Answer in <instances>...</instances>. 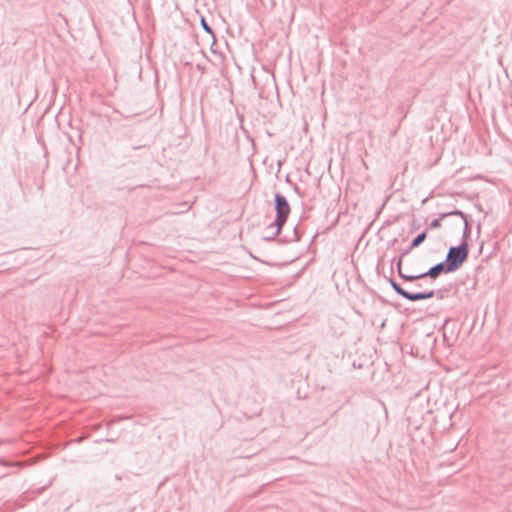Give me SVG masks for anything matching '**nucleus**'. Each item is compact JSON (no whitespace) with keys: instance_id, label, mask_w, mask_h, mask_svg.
Here are the masks:
<instances>
[{"instance_id":"f257e3e1","label":"nucleus","mask_w":512,"mask_h":512,"mask_svg":"<svg viewBox=\"0 0 512 512\" xmlns=\"http://www.w3.org/2000/svg\"><path fill=\"white\" fill-rule=\"evenodd\" d=\"M274 209L276 211V217L273 223L268 225L267 229L275 228L271 237H263L266 242L279 241L286 242L283 239H277V236L281 233L283 226L285 225L289 214L291 212L290 204L286 197L281 193H276L274 196Z\"/></svg>"},{"instance_id":"f03ea898","label":"nucleus","mask_w":512,"mask_h":512,"mask_svg":"<svg viewBox=\"0 0 512 512\" xmlns=\"http://www.w3.org/2000/svg\"><path fill=\"white\" fill-rule=\"evenodd\" d=\"M469 256V245L466 240L457 246H451L446 255V263L453 272L457 271L467 261Z\"/></svg>"},{"instance_id":"7ed1b4c3","label":"nucleus","mask_w":512,"mask_h":512,"mask_svg":"<svg viewBox=\"0 0 512 512\" xmlns=\"http://www.w3.org/2000/svg\"><path fill=\"white\" fill-rule=\"evenodd\" d=\"M389 284L393 288V290L404 299L416 302L420 300H426L433 298L436 295L434 290L423 291V292H410L405 290L399 283H397L393 278H389Z\"/></svg>"},{"instance_id":"20e7f679","label":"nucleus","mask_w":512,"mask_h":512,"mask_svg":"<svg viewBox=\"0 0 512 512\" xmlns=\"http://www.w3.org/2000/svg\"><path fill=\"white\" fill-rule=\"evenodd\" d=\"M449 274L453 273L449 265L446 263V261H442L440 263H437L436 265L430 267L428 271L423 272V275L426 278H430L432 280H436L441 274Z\"/></svg>"},{"instance_id":"39448f33","label":"nucleus","mask_w":512,"mask_h":512,"mask_svg":"<svg viewBox=\"0 0 512 512\" xmlns=\"http://www.w3.org/2000/svg\"><path fill=\"white\" fill-rule=\"evenodd\" d=\"M448 216H459L463 219V222H464L463 240L467 241V237L470 235V232H471V227L468 224L466 215L461 210H458V209H455L451 212H445V213L441 214V218H446Z\"/></svg>"},{"instance_id":"423d86ee","label":"nucleus","mask_w":512,"mask_h":512,"mask_svg":"<svg viewBox=\"0 0 512 512\" xmlns=\"http://www.w3.org/2000/svg\"><path fill=\"white\" fill-rule=\"evenodd\" d=\"M397 272H398V275L401 279H403L404 281L406 282H414L416 280H420V279H424L426 278L423 273L421 274H417V275H408V274H404L402 272V259L400 258L398 260V263H397Z\"/></svg>"},{"instance_id":"0eeeda50","label":"nucleus","mask_w":512,"mask_h":512,"mask_svg":"<svg viewBox=\"0 0 512 512\" xmlns=\"http://www.w3.org/2000/svg\"><path fill=\"white\" fill-rule=\"evenodd\" d=\"M427 238V232L423 231L419 233L410 243L409 250H412L420 246Z\"/></svg>"},{"instance_id":"6e6552de","label":"nucleus","mask_w":512,"mask_h":512,"mask_svg":"<svg viewBox=\"0 0 512 512\" xmlns=\"http://www.w3.org/2000/svg\"><path fill=\"white\" fill-rule=\"evenodd\" d=\"M200 24H201V27L203 28V30L205 32H207L209 35H211V37L213 39V42H215L216 41V37H215L214 31L211 28V26L207 23V21H206V19L204 17H201Z\"/></svg>"},{"instance_id":"1a4fd4ad","label":"nucleus","mask_w":512,"mask_h":512,"mask_svg":"<svg viewBox=\"0 0 512 512\" xmlns=\"http://www.w3.org/2000/svg\"><path fill=\"white\" fill-rule=\"evenodd\" d=\"M441 214H442V213H440V214H439V218H437V219H433V220L430 222V224H429V228H431V229H436V228H439V227L441 226V220L443 219V218H441Z\"/></svg>"},{"instance_id":"9d476101","label":"nucleus","mask_w":512,"mask_h":512,"mask_svg":"<svg viewBox=\"0 0 512 512\" xmlns=\"http://www.w3.org/2000/svg\"><path fill=\"white\" fill-rule=\"evenodd\" d=\"M286 181H287L288 183H291V184L293 185V190H294V192H295L297 195H299L300 197H303V193L301 192L300 188L297 186V184L292 183L288 176H287V178H286Z\"/></svg>"},{"instance_id":"9b49d317","label":"nucleus","mask_w":512,"mask_h":512,"mask_svg":"<svg viewBox=\"0 0 512 512\" xmlns=\"http://www.w3.org/2000/svg\"><path fill=\"white\" fill-rule=\"evenodd\" d=\"M293 241H299V236L296 231V227L293 229Z\"/></svg>"},{"instance_id":"f8f14e48","label":"nucleus","mask_w":512,"mask_h":512,"mask_svg":"<svg viewBox=\"0 0 512 512\" xmlns=\"http://www.w3.org/2000/svg\"><path fill=\"white\" fill-rule=\"evenodd\" d=\"M438 297H439L440 299H442V298H443V294H442V292H439V293H438Z\"/></svg>"},{"instance_id":"ddd939ff","label":"nucleus","mask_w":512,"mask_h":512,"mask_svg":"<svg viewBox=\"0 0 512 512\" xmlns=\"http://www.w3.org/2000/svg\"><path fill=\"white\" fill-rule=\"evenodd\" d=\"M509 205H512V199L508 200Z\"/></svg>"}]
</instances>
